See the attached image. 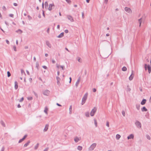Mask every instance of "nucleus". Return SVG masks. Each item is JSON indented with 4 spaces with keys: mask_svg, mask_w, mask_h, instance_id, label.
<instances>
[{
    "mask_svg": "<svg viewBox=\"0 0 151 151\" xmlns=\"http://www.w3.org/2000/svg\"><path fill=\"white\" fill-rule=\"evenodd\" d=\"M88 93H86L84 95L82 99L81 104L83 105L86 102V101L87 99L88 96Z\"/></svg>",
    "mask_w": 151,
    "mask_h": 151,
    "instance_id": "1",
    "label": "nucleus"
},
{
    "mask_svg": "<svg viewBox=\"0 0 151 151\" xmlns=\"http://www.w3.org/2000/svg\"><path fill=\"white\" fill-rule=\"evenodd\" d=\"M96 143H93L88 148V150L90 151L93 150L96 147Z\"/></svg>",
    "mask_w": 151,
    "mask_h": 151,
    "instance_id": "2",
    "label": "nucleus"
},
{
    "mask_svg": "<svg viewBox=\"0 0 151 151\" xmlns=\"http://www.w3.org/2000/svg\"><path fill=\"white\" fill-rule=\"evenodd\" d=\"M135 125L139 129H140L141 128L142 125L140 122L139 121L137 120L135 122Z\"/></svg>",
    "mask_w": 151,
    "mask_h": 151,
    "instance_id": "3",
    "label": "nucleus"
},
{
    "mask_svg": "<svg viewBox=\"0 0 151 151\" xmlns=\"http://www.w3.org/2000/svg\"><path fill=\"white\" fill-rule=\"evenodd\" d=\"M97 110V108L96 107H94V108L92 110L91 112L90 113V115L91 116H92L94 115V114L96 112Z\"/></svg>",
    "mask_w": 151,
    "mask_h": 151,
    "instance_id": "4",
    "label": "nucleus"
},
{
    "mask_svg": "<svg viewBox=\"0 0 151 151\" xmlns=\"http://www.w3.org/2000/svg\"><path fill=\"white\" fill-rule=\"evenodd\" d=\"M66 17L71 22H73L74 21L73 17L70 15H67Z\"/></svg>",
    "mask_w": 151,
    "mask_h": 151,
    "instance_id": "5",
    "label": "nucleus"
},
{
    "mask_svg": "<svg viewBox=\"0 0 151 151\" xmlns=\"http://www.w3.org/2000/svg\"><path fill=\"white\" fill-rule=\"evenodd\" d=\"M124 10L127 12L129 13L130 14V13H132V10L129 8H128L127 7H125L124 8Z\"/></svg>",
    "mask_w": 151,
    "mask_h": 151,
    "instance_id": "6",
    "label": "nucleus"
},
{
    "mask_svg": "<svg viewBox=\"0 0 151 151\" xmlns=\"http://www.w3.org/2000/svg\"><path fill=\"white\" fill-rule=\"evenodd\" d=\"M81 140V137H75L74 139V140L75 142H78L79 141Z\"/></svg>",
    "mask_w": 151,
    "mask_h": 151,
    "instance_id": "7",
    "label": "nucleus"
},
{
    "mask_svg": "<svg viewBox=\"0 0 151 151\" xmlns=\"http://www.w3.org/2000/svg\"><path fill=\"white\" fill-rule=\"evenodd\" d=\"M54 4L53 3V4H50L49 5V8H48V10H49V11H51V10L52 8V7H54Z\"/></svg>",
    "mask_w": 151,
    "mask_h": 151,
    "instance_id": "8",
    "label": "nucleus"
},
{
    "mask_svg": "<svg viewBox=\"0 0 151 151\" xmlns=\"http://www.w3.org/2000/svg\"><path fill=\"white\" fill-rule=\"evenodd\" d=\"M49 91L47 90H45L43 92V94L46 95L48 96L49 93Z\"/></svg>",
    "mask_w": 151,
    "mask_h": 151,
    "instance_id": "9",
    "label": "nucleus"
},
{
    "mask_svg": "<svg viewBox=\"0 0 151 151\" xmlns=\"http://www.w3.org/2000/svg\"><path fill=\"white\" fill-rule=\"evenodd\" d=\"M27 135H25L22 138V139H20L19 140V141L18 142L19 143H20L22 141H23L25 139V138L27 137Z\"/></svg>",
    "mask_w": 151,
    "mask_h": 151,
    "instance_id": "10",
    "label": "nucleus"
},
{
    "mask_svg": "<svg viewBox=\"0 0 151 151\" xmlns=\"http://www.w3.org/2000/svg\"><path fill=\"white\" fill-rule=\"evenodd\" d=\"M80 77H79L78 78L77 81L76 83V87L77 88L78 86V85L79 83L80 82Z\"/></svg>",
    "mask_w": 151,
    "mask_h": 151,
    "instance_id": "11",
    "label": "nucleus"
},
{
    "mask_svg": "<svg viewBox=\"0 0 151 151\" xmlns=\"http://www.w3.org/2000/svg\"><path fill=\"white\" fill-rule=\"evenodd\" d=\"M134 135L132 134L129 135V136L127 137V139H133L134 138Z\"/></svg>",
    "mask_w": 151,
    "mask_h": 151,
    "instance_id": "12",
    "label": "nucleus"
},
{
    "mask_svg": "<svg viewBox=\"0 0 151 151\" xmlns=\"http://www.w3.org/2000/svg\"><path fill=\"white\" fill-rule=\"evenodd\" d=\"M46 45L50 48H51V44L48 41H46Z\"/></svg>",
    "mask_w": 151,
    "mask_h": 151,
    "instance_id": "13",
    "label": "nucleus"
},
{
    "mask_svg": "<svg viewBox=\"0 0 151 151\" xmlns=\"http://www.w3.org/2000/svg\"><path fill=\"white\" fill-rule=\"evenodd\" d=\"M146 101V99H143L141 102V104L142 105H144L145 104Z\"/></svg>",
    "mask_w": 151,
    "mask_h": 151,
    "instance_id": "14",
    "label": "nucleus"
},
{
    "mask_svg": "<svg viewBox=\"0 0 151 151\" xmlns=\"http://www.w3.org/2000/svg\"><path fill=\"white\" fill-rule=\"evenodd\" d=\"M133 70H132V73L130 76L129 77V79L130 81L132 80L133 78Z\"/></svg>",
    "mask_w": 151,
    "mask_h": 151,
    "instance_id": "15",
    "label": "nucleus"
},
{
    "mask_svg": "<svg viewBox=\"0 0 151 151\" xmlns=\"http://www.w3.org/2000/svg\"><path fill=\"white\" fill-rule=\"evenodd\" d=\"M14 88L15 89H17L18 88V83L17 81H15L14 82Z\"/></svg>",
    "mask_w": 151,
    "mask_h": 151,
    "instance_id": "16",
    "label": "nucleus"
},
{
    "mask_svg": "<svg viewBox=\"0 0 151 151\" xmlns=\"http://www.w3.org/2000/svg\"><path fill=\"white\" fill-rule=\"evenodd\" d=\"M48 126L49 125L48 124H47L46 125L45 127L43 130L44 132H46L47 130L48 129Z\"/></svg>",
    "mask_w": 151,
    "mask_h": 151,
    "instance_id": "17",
    "label": "nucleus"
},
{
    "mask_svg": "<svg viewBox=\"0 0 151 151\" xmlns=\"http://www.w3.org/2000/svg\"><path fill=\"white\" fill-rule=\"evenodd\" d=\"M141 111H147V109L145 106H144L141 108Z\"/></svg>",
    "mask_w": 151,
    "mask_h": 151,
    "instance_id": "18",
    "label": "nucleus"
},
{
    "mask_svg": "<svg viewBox=\"0 0 151 151\" xmlns=\"http://www.w3.org/2000/svg\"><path fill=\"white\" fill-rule=\"evenodd\" d=\"M30 143V141L29 140L24 145V147H27Z\"/></svg>",
    "mask_w": 151,
    "mask_h": 151,
    "instance_id": "19",
    "label": "nucleus"
},
{
    "mask_svg": "<svg viewBox=\"0 0 151 151\" xmlns=\"http://www.w3.org/2000/svg\"><path fill=\"white\" fill-rule=\"evenodd\" d=\"M64 32H63L61 33L58 36H57L58 38H61L64 35Z\"/></svg>",
    "mask_w": 151,
    "mask_h": 151,
    "instance_id": "20",
    "label": "nucleus"
},
{
    "mask_svg": "<svg viewBox=\"0 0 151 151\" xmlns=\"http://www.w3.org/2000/svg\"><path fill=\"white\" fill-rule=\"evenodd\" d=\"M48 109L47 106L45 107V109L44 110V112L46 114H47V111Z\"/></svg>",
    "mask_w": 151,
    "mask_h": 151,
    "instance_id": "21",
    "label": "nucleus"
},
{
    "mask_svg": "<svg viewBox=\"0 0 151 151\" xmlns=\"http://www.w3.org/2000/svg\"><path fill=\"white\" fill-rule=\"evenodd\" d=\"M142 18H140V19H138V22L139 23V27H140L141 26V23H142Z\"/></svg>",
    "mask_w": 151,
    "mask_h": 151,
    "instance_id": "22",
    "label": "nucleus"
},
{
    "mask_svg": "<svg viewBox=\"0 0 151 151\" xmlns=\"http://www.w3.org/2000/svg\"><path fill=\"white\" fill-rule=\"evenodd\" d=\"M148 72L150 73L151 71V68L149 65L147 66Z\"/></svg>",
    "mask_w": 151,
    "mask_h": 151,
    "instance_id": "23",
    "label": "nucleus"
},
{
    "mask_svg": "<svg viewBox=\"0 0 151 151\" xmlns=\"http://www.w3.org/2000/svg\"><path fill=\"white\" fill-rule=\"evenodd\" d=\"M0 123L3 127H5V124L4 122L2 120H1L0 121Z\"/></svg>",
    "mask_w": 151,
    "mask_h": 151,
    "instance_id": "24",
    "label": "nucleus"
},
{
    "mask_svg": "<svg viewBox=\"0 0 151 151\" xmlns=\"http://www.w3.org/2000/svg\"><path fill=\"white\" fill-rule=\"evenodd\" d=\"M77 149L78 150L81 151L82 149V147L80 146H78L77 147Z\"/></svg>",
    "mask_w": 151,
    "mask_h": 151,
    "instance_id": "25",
    "label": "nucleus"
},
{
    "mask_svg": "<svg viewBox=\"0 0 151 151\" xmlns=\"http://www.w3.org/2000/svg\"><path fill=\"white\" fill-rule=\"evenodd\" d=\"M120 137L121 136L119 134H117L116 135V138L117 139H119Z\"/></svg>",
    "mask_w": 151,
    "mask_h": 151,
    "instance_id": "26",
    "label": "nucleus"
},
{
    "mask_svg": "<svg viewBox=\"0 0 151 151\" xmlns=\"http://www.w3.org/2000/svg\"><path fill=\"white\" fill-rule=\"evenodd\" d=\"M140 105L139 104H137L136 105V107L138 110H139L140 109Z\"/></svg>",
    "mask_w": 151,
    "mask_h": 151,
    "instance_id": "27",
    "label": "nucleus"
},
{
    "mask_svg": "<svg viewBox=\"0 0 151 151\" xmlns=\"http://www.w3.org/2000/svg\"><path fill=\"white\" fill-rule=\"evenodd\" d=\"M48 6V4L47 2L46 1L45 3V8H47Z\"/></svg>",
    "mask_w": 151,
    "mask_h": 151,
    "instance_id": "28",
    "label": "nucleus"
},
{
    "mask_svg": "<svg viewBox=\"0 0 151 151\" xmlns=\"http://www.w3.org/2000/svg\"><path fill=\"white\" fill-rule=\"evenodd\" d=\"M127 70V68L125 66L123 67L122 68V70L123 71H126Z\"/></svg>",
    "mask_w": 151,
    "mask_h": 151,
    "instance_id": "29",
    "label": "nucleus"
},
{
    "mask_svg": "<svg viewBox=\"0 0 151 151\" xmlns=\"http://www.w3.org/2000/svg\"><path fill=\"white\" fill-rule=\"evenodd\" d=\"M39 144L38 143H37L35 147V150H37L39 147Z\"/></svg>",
    "mask_w": 151,
    "mask_h": 151,
    "instance_id": "30",
    "label": "nucleus"
},
{
    "mask_svg": "<svg viewBox=\"0 0 151 151\" xmlns=\"http://www.w3.org/2000/svg\"><path fill=\"white\" fill-rule=\"evenodd\" d=\"M94 124L95 125L96 127H97V122L96 120L95 119H94Z\"/></svg>",
    "mask_w": 151,
    "mask_h": 151,
    "instance_id": "31",
    "label": "nucleus"
},
{
    "mask_svg": "<svg viewBox=\"0 0 151 151\" xmlns=\"http://www.w3.org/2000/svg\"><path fill=\"white\" fill-rule=\"evenodd\" d=\"M85 115L87 117H89V112H86L85 113Z\"/></svg>",
    "mask_w": 151,
    "mask_h": 151,
    "instance_id": "32",
    "label": "nucleus"
},
{
    "mask_svg": "<svg viewBox=\"0 0 151 151\" xmlns=\"http://www.w3.org/2000/svg\"><path fill=\"white\" fill-rule=\"evenodd\" d=\"M7 76L8 77H9L11 75L10 72L9 71H7Z\"/></svg>",
    "mask_w": 151,
    "mask_h": 151,
    "instance_id": "33",
    "label": "nucleus"
},
{
    "mask_svg": "<svg viewBox=\"0 0 151 151\" xmlns=\"http://www.w3.org/2000/svg\"><path fill=\"white\" fill-rule=\"evenodd\" d=\"M20 32V34L22 33V31L20 29H19L17 30V31H16V32Z\"/></svg>",
    "mask_w": 151,
    "mask_h": 151,
    "instance_id": "34",
    "label": "nucleus"
},
{
    "mask_svg": "<svg viewBox=\"0 0 151 151\" xmlns=\"http://www.w3.org/2000/svg\"><path fill=\"white\" fill-rule=\"evenodd\" d=\"M146 137L148 139H149V140H150V136L148 135V134H147L146 135Z\"/></svg>",
    "mask_w": 151,
    "mask_h": 151,
    "instance_id": "35",
    "label": "nucleus"
},
{
    "mask_svg": "<svg viewBox=\"0 0 151 151\" xmlns=\"http://www.w3.org/2000/svg\"><path fill=\"white\" fill-rule=\"evenodd\" d=\"M39 66V63L37 62H36V67L37 68V69H38V68Z\"/></svg>",
    "mask_w": 151,
    "mask_h": 151,
    "instance_id": "36",
    "label": "nucleus"
},
{
    "mask_svg": "<svg viewBox=\"0 0 151 151\" xmlns=\"http://www.w3.org/2000/svg\"><path fill=\"white\" fill-rule=\"evenodd\" d=\"M67 3L70 4L71 3V1L70 0H65Z\"/></svg>",
    "mask_w": 151,
    "mask_h": 151,
    "instance_id": "37",
    "label": "nucleus"
},
{
    "mask_svg": "<svg viewBox=\"0 0 151 151\" xmlns=\"http://www.w3.org/2000/svg\"><path fill=\"white\" fill-rule=\"evenodd\" d=\"M122 115L124 116H125V111H124L123 110V111H122Z\"/></svg>",
    "mask_w": 151,
    "mask_h": 151,
    "instance_id": "38",
    "label": "nucleus"
},
{
    "mask_svg": "<svg viewBox=\"0 0 151 151\" xmlns=\"http://www.w3.org/2000/svg\"><path fill=\"white\" fill-rule=\"evenodd\" d=\"M78 60L79 62H81V58L80 57H78Z\"/></svg>",
    "mask_w": 151,
    "mask_h": 151,
    "instance_id": "39",
    "label": "nucleus"
},
{
    "mask_svg": "<svg viewBox=\"0 0 151 151\" xmlns=\"http://www.w3.org/2000/svg\"><path fill=\"white\" fill-rule=\"evenodd\" d=\"M106 126L108 127H109V123L108 121L106 122Z\"/></svg>",
    "mask_w": 151,
    "mask_h": 151,
    "instance_id": "40",
    "label": "nucleus"
},
{
    "mask_svg": "<svg viewBox=\"0 0 151 151\" xmlns=\"http://www.w3.org/2000/svg\"><path fill=\"white\" fill-rule=\"evenodd\" d=\"M32 97H28L27 98V99L29 100H31L32 99Z\"/></svg>",
    "mask_w": 151,
    "mask_h": 151,
    "instance_id": "41",
    "label": "nucleus"
},
{
    "mask_svg": "<svg viewBox=\"0 0 151 151\" xmlns=\"http://www.w3.org/2000/svg\"><path fill=\"white\" fill-rule=\"evenodd\" d=\"M28 19L29 20H30L32 19V17L30 16L29 15H28Z\"/></svg>",
    "mask_w": 151,
    "mask_h": 151,
    "instance_id": "42",
    "label": "nucleus"
},
{
    "mask_svg": "<svg viewBox=\"0 0 151 151\" xmlns=\"http://www.w3.org/2000/svg\"><path fill=\"white\" fill-rule=\"evenodd\" d=\"M13 49H14V50L15 51H17V48H16V47L15 46H13Z\"/></svg>",
    "mask_w": 151,
    "mask_h": 151,
    "instance_id": "43",
    "label": "nucleus"
},
{
    "mask_svg": "<svg viewBox=\"0 0 151 151\" xmlns=\"http://www.w3.org/2000/svg\"><path fill=\"white\" fill-rule=\"evenodd\" d=\"M24 100V98L23 97H22L21 99L19 100V101L20 102H22Z\"/></svg>",
    "mask_w": 151,
    "mask_h": 151,
    "instance_id": "44",
    "label": "nucleus"
},
{
    "mask_svg": "<svg viewBox=\"0 0 151 151\" xmlns=\"http://www.w3.org/2000/svg\"><path fill=\"white\" fill-rule=\"evenodd\" d=\"M82 18L83 19L84 17V13L83 12H82Z\"/></svg>",
    "mask_w": 151,
    "mask_h": 151,
    "instance_id": "45",
    "label": "nucleus"
},
{
    "mask_svg": "<svg viewBox=\"0 0 151 151\" xmlns=\"http://www.w3.org/2000/svg\"><path fill=\"white\" fill-rule=\"evenodd\" d=\"M2 9H4L5 11H6V8L5 6H3Z\"/></svg>",
    "mask_w": 151,
    "mask_h": 151,
    "instance_id": "46",
    "label": "nucleus"
},
{
    "mask_svg": "<svg viewBox=\"0 0 151 151\" xmlns=\"http://www.w3.org/2000/svg\"><path fill=\"white\" fill-rule=\"evenodd\" d=\"M47 32L48 33H49L50 32V29H49V28H47Z\"/></svg>",
    "mask_w": 151,
    "mask_h": 151,
    "instance_id": "47",
    "label": "nucleus"
},
{
    "mask_svg": "<svg viewBox=\"0 0 151 151\" xmlns=\"http://www.w3.org/2000/svg\"><path fill=\"white\" fill-rule=\"evenodd\" d=\"M60 68H62V69L63 70H64V66H62V65H60Z\"/></svg>",
    "mask_w": 151,
    "mask_h": 151,
    "instance_id": "48",
    "label": "nucleus"
},
{
    "mask_svg": "<svg viewBox=\"0 0 151 151\" xmlns=\"http://www.w3.org/2000/svg\"><path fill=\"white\" fill-rule=\"evenodd\" d=\"M52 62L53 64H54L55 63V61L53 59L52 60Z\"/></svg>",
    "mask_w": 151,
    "mask_h": 151,
    "instance_id": "49",
    "label": "nucleus"
},
{
    "mask_svg": "<svg viewBox=\"0 0 151 151\" xmlns=\"http://www.w3.org/2000/svg\"><path fill=\"white\" fill-rule=\"evenodd\" d=\"M9 16L10 17H13L14 16V15L12 14H9Z\"/></svg>",
    "mask_w": 151,
    "mask_h": 151,
    "instance_id": "50",
    "label": "nucleus"
},
{
    "mask_svg": "<svg viewBox=\"0 0 151 151\" xmlns=\"http://www.w3.org/2000/svg\"><path fill=\"white\" fill-rule=\"evenodd\" d=\"M69 111H72V106H70L69 107Z\"/></svg>",
    "mask_w": 151,
    "mask_h": 151,
    "instance_id": "51",
    "label": "nucleus"
},
{
    "mask_svg": "<svg viewBox=\"0 0 151 151\" xmlns=\"http://www.w3.org/2000/svg\"><path fill=\"white\" fill-rule=\"evenodd\" d=\"M65 32L66 33H67L68 32V31L67 29H65Z\"/></svg>",
    "mask_w": 151,
    "mask_h": 151,
    "instance_id": "52",
    "label": "nucleus"
},
{
    "mask_svg": "<svg viewBox=\"0 0 151 151\" xmlns=\"http://www.w3.org/2000/svg\"><path fill=\"white\" fill-rule=\"evenodd\" d=\"M42 67L46 69H47V67L46 66H45V65L43 66H42Z\"/></svg>",
    "mask_w": 151,
    "mask_h": 151,
    "instance_id": "53",
    "label": "nucleus"
},
{
    "mask_svg": "<svg viewBox=\"0 0 151 151\" xmlns=\"http://www.w3.org/2000/svg\"><path fill=\"white\" fill-rule=\"evenodd\" d=\"M33 93H34V94H35V95L37 97V93H36L35 91H33Z\"/></svg>",
    "mask_w": 151,
    "mask_h": 151,
    "instance_id": "54",
    "label": "nucleus"
},
{
    "mask_svg": "<svg viewBox=\"0 0 151 151\" xmlns=\"http://www.w3.org/2000/svg\"><path fill=\"white\" fill-rule=\"evenodd\" d=\"M4 147H3L2 148H1V151H4Z\"/></svg>",
    "mask_w": 151,
    "mask_h": 151,
    "instance_id": "55",
    "label": "nucleus"
},
{
    "mask_svg": "<svg viewBox=\"0 0 151 151\" xmlns=\"http://www.w3.org/2000/svg\"><path fill=\"white\" fill-rule=\"evenodd\" d=\"M21 71L22 73H24V74H25V72H24V70H23L22 69L21 70Z\"/></svg>",
    "mask_w": 151,
    "mask_h": 151,
    "instance_id": "56",
    "label": "nucleus"
},
{
    "mask_svg": "<svg viewBox=\"0 0 151 151\" xmlns=\"http://www.w3.org/2000/svg\"><path fill=\"white\" fill-rule=\"evenodd\" d=\"M56 78H57V81H59L60 80V78L59 77H56Z\"/></svg>",
    "mask_w": 151,
    "mask_h": 151,
    "instance_id": "57",
    "label": "nucleus"
},
{
    "mask_svg": "<svg viewBox=\"0 0 151 151\" xmlns=\"http://www.w3.org/2000/svg\"><path fill=\"white\" fill-rule=\"evenodd\" d=\"M96 89L95 88H93V91L94 92H96Z\"/></svg>",
    "mask_w": 151,
    "mask_h": 151,
    "instance_id": "58",
    "label": "nucleus"
},
{
    "mask_svg": "<svg viewBox=\"0 0 151 151\" xmlns=\"http://www.w3.org/2000/svg\"><path fill=\"white\" fill-rule=\"evenodd\" d=\"M6 42L8 44H9V42L8 40H6Z\"/></svg>",
    "mask_w": 151,
    "mask_h": 151,
    "instance_id": "59",
    "label": "nucleus"
},
{
    "mask_svg": "<svg viewBox=\"0 0 151 151\" xmlns=\"http://www.w3.org/2000/svg\"><path fill=\"white\" fill-rule=\"evenodd\" d=\"M48 148H46L44 150V151H47V150H48Z\"/></svg>",
    "mask_w": 151,
    "mask_h": 151,
    "instance_id": "60",
    "label": "nucleus"
},
{
    "mask_svg": "<svg viewBox=\"0 0 151 151\" xmlns=\"http://www.w3.org/2000/svg\"><path fill=\"white\" fill-rule=\"evenodd\" d=\"M5 23L6 25L8 26L9 25V23H7L6 21H5Z\"/></svg>",
    "mask_w": 151,
    "mask_h": 151,
    "instance_id": "61",
    "label": "nucleus"
},
{
    "mask_svg": "<svg viewBox=\"0 0 151 151\" xmlns=\"http://www.w3.org/2000/svg\"><path fill=\"white\" fill-rule=\"evenodd\" d=\"M13 4L15 6H17V4L16 3H14Z\"/></svg>",
    "mask_w": 151,
    "mask_h": 151,
    "instance_id": "62",
    "label": "nucleus"
},
{
    "mask_svg": "<svg viewBox=\"0 0 151 151\" xmlns=\"http://www.w3.org/2000/svg\"><path fill=\"white\" fill-rule=\"evenodd\" d=\"M29 80L30 82H31L32 81V78H29Z\"/></svg>",
    "mask_w": 151,
    "mask_h": 151,
    "instance_id": "63",
    "label": "nucleus"
},
{
    "mask_svg": "<svg viewBox=\"0 0 151 151\" xmlns=\"http://www.w3.org/2000/svg\"><path fill=\"white\" fill-rule=\"evenodd\" d=\"M26 72L27 73V74L28 75H29V71L28 70H26Z\"/></svg>",
    "mask_w": 151,
    "mask_h": 151,
    "instance_id": "64",
    "label": "nucleus"
}]
</instances>
